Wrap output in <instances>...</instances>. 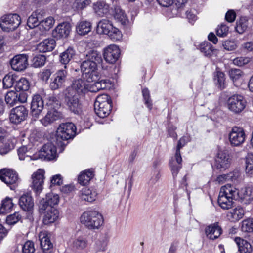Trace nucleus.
I'll return each instance as SVG.
<instances>
[{"label":"nucleus","mask_w":253,"mask_h":253,"mask_svg":"<svg viewBox=\"0 0 253 253\" xmlns=\"http://www.w3.org/2000/svg\"><path fill=\"white\" fill-rule=\"evenodd\" d=\"M205 231L208 238L214 240L219 238L221 235L222 233V229L219 225L218 222H215L206 227Z\"/></svg>","instance_id":"obj_22"},{"label":"nucleus","mask_w":253,"mask_h":253,"mask_svg":"<svg viewBox=\"0 0 253 253\" xmlns=\"http://www.w3.org/2000/svg\"><path fill=\"white\" fill-rule=\"evenodd\" d=\"M64 103L67 109L75 114L80 115L82 112V104L80 100V96L65 91Z\"/></svg>","instance_id":"obj_6"},{"label":"nucleus","mask_w":253,"mask_h":253,"mask_svg":"<svg viewBox=\"0 0 253 253\" xmlns=\"http://www.w3.org/2000/svg\"><path fill=\"white\" fill-rule=\"evenodd\" d=\"M60 117V112L55 109H51L48 111L45 117L41 120V122L43 126H47L57 120Z\"/></svg>","instance_id":"obj_28"},{"label":"nucleus","mask_w":253,"mask_h":253,"mask_svg":"<svg viewBox=\"0 0 253 253\" xmlns=\"http://www.w3.org/2000/svg\"><path fill=\"white\" fill-rule=\"evenodd\" d=\"M67 72L65 69L58 70L53 75V81L50 84V87L52 90L62 88L67 79Z\"/></svg>","instance_id":"obj_14"},{"label":"nucleus","mask_w":253,"mask_h":253,"mask_svg":"<svg viewBox=\"0 0 253 253\" xmlns=\"http://www.w3.org/2000/svg\"><path fill=\"white\" fill-rule=\"evenodd\" d=\"M214 80L216 86L220 90L226 88L225 77L223 72L216 69L214 73Z\"/></svg>","instance_id":"obj_34"},{"label":"nucleus","mask_w":253,"mask_h":253,"mask_svg":"<svg viewBox=\"0 0 253 253\" xmlns=\"http://www.w3.org/2000/svg\"><path fill=\"white\" fill-rule=\"evenodd\" d=\"M93 176V171L92 170H85L79 175L78 182L82 185H85L89 183Z\"/></svg>","instance_id":"obj_36"},{"label":"nucleus","mask_w":253,"mask_h":253,"mask_svg":"<svg viewBox=\"0 0 253 253\" xmlns=\"http://www.w3.org/2000/svg\"><path fill=\"white\" fill-rule=\"evenodd\" d=\"M28 56L25 54L14 56L10 62L12 69L16 71H24L28 65Z\"/></svg>","instance_id":"obj_17"},{"label":"nucleus","mask_w":253,"mask_h":253,"mask_svg":"<svg viewBox=\"0 0 253 253\" xmlns=\"http://www.w3.org/2000/svg\"><path fill=\"white\" fill-rule=\"evenodd\" d=\"M245 171L249 175L253 176V154H248L246 158Z\"/></svg>","instance_id":"obj_45"},{"label":"nucleus","mask_w":253,"mask_h":253,"mask_svg":"<svg viewBox=\"0 0 253 253\" xmlns=\"http://www.w3.org/2000/svg\"><path fill=\"white\" fill-rule=\"evenodd\" d=\"M21 218L19 213L15 212L13 214L8 215L6 218V223L9 225H13L16 223Z\"/></svg>","instance_id":"obj_59"},{"label":"nucleus","mask_w":253,"mask_h":253,"mask_svg":"<svg viewBox=\"0 0 253 253\" xmlns=\"http://www.w3.org/2000/svg\"><path fill=\"white\" fill-rule=\"evenodd\" d=\"M76 54V52L74 48L69 47L65 51L60 53L59 55V61L60 63L64 65V68H66V65L73 59Z\"/></svg>","instance_id":"obj_26"},{"label":"nucleus","mask_w":253,"mask_h":253,"mask_svg":"<svg viewBox=\"0 0 253 253\" xmlns=\"http://www.w3.org/2000/svg\"><path fill=\"white\" fill-rule=\"evenodd\" d=\"M242 231L245 232L253 233V218H248L242 222Z\"/></svg>","instance_id":"obj_47"},{"label":"nucleus","mask_w":253,"mask_h":253,"mask_svg":"<svg viewBox=\"0 0 253 253\" xmlns=\"http://www.w3.org/2000/svg\"><path fill=\"white\" fill-rule=\"evenodd\" d=\"M21 23L20 17L17 14H9L0 19V27L4 32H9L16 29Z\"/></svg>","instance_id":"obj_8"},{"label":"nucleus","mask_w":253,"mask_h":253,"mask_svg":"<svg viewBox=\"0 0 253 253\" xmlns=\"http://www.w3.org/2000/svg\"><path fill=\"white\" fill-rule=\"evenodd\" d=\"M247 101L242 95L235 94L229 97L227 100L228 110L235 115L240 114L246 108Z\"/></svg>","instance_id":"obj_7"},{"label":"nucleus","mask_w":253,"mask_h":253,"mask_svg":"<svg viewBox=\"0 0 253 253\" xmlns=\"http://www.w3.org/2000/svg\"><path fill=\"white\" fill-rule=\"evenodd\" d=\"M80 221L89 229H98L103 223L102 215L95 210L84 212L80 217Z\"/></svg>","instance_id":"obj_3"},{"label":"nucleus","mask_w":253,"mask_h":253,"mask_svg":"<svg viewBox=\"0 0 253 253\" xmlns=\"http://www.w3.org/2000/svg\"><path fill=\"white\" fill-rule=\"evenodd\" d=\"M87 88L88 84L84 80L79 79L74 80L71 86L68 87L65 91L80 95V93H84Z\"/></svg>","instance_id":"obj_21"},{"label":"nucleus","mask_w":253,"mask_h":253,"mask_svg":"<svg viewBox=\"0 0 253 253\" xmlns=\"http://www.w3.org/2000/svg\"><path fill=\"white\" fill-rule=\"evenodd\" d=\"M227 174V180L232 181H235L238 180L240 176L241 173L239 169H235L232 171L229 172Z\"/></svg>","instance_id":"obj_63"},{"label":"nucleus","mask_w":253,"mask_h":253,"mask_svg":"<svg viewBox=\"0 0 253 253\" xmlns=\"http://www.w3.org/2000/svg\"><path fill=\"white\" fill-rule=\"evenodd\" d=\"M223 46L227 50L233 51L236 49L237 46L235 41L227 40L223 43Z\"/></svg>","instance_id":"obj_62"},{"label":"nucleus","mask_w":253,"mask_h":253,"mask_svg":"<svg viewBox=\"0 0 253 253\" xmlns=\"http://www.w3.org/2000/svg\"><path fill=\"white\" fill-rule=\"evenodd\" d=\"M85 60L90 62H93L97 65L102 61V58L101 54L97 51L91 50L86 54Z\"/></svg>","instance_id":"obj_40"},{"label":"nucleus","mask_w":253,"mask_h":253,"mask_svg":"<svg viewBox=\"0 0 253 253\" xmlns=\"http://www.w3.org/2000/svg\"><path fill=\"white\" fill-rule=\"evenodd\" d=\"M73 248L78 250H83L87 245V240L84 236H79L75 238L73 241Z\"/></svg>","instance_id":"obj_41"},{"label":"nucleus","mask_w":253,"mask_h":253,"mask_svg":"<svg viewBox=\"0 0 253 253\" xmlns=\"http://www.w3.org/2000/svg\"><path fill=\"white\" fill-rule=\"evenodd\" d=\"M54 20L52 17H48L40 22V26L45 31L49 30L53 26Z\"/></svg>","instance_id":"obj_54"},{"label":"nucleus","mask_w":253,"mask_h":253,"mask_svg":"<svg viewBox=\"0 0 253 253\" xmlns=\"http://www.w3.org/2000/svg\"><path fill=\"white\" fill-rule=\"evenodd\" d=\"M46 57L43 55H38L32 60V65L34 67L38 68L43 66L45 63Z\"/></svg>","instance_id":"obj_52"},{"label":"nucleus","mask_w":253,"mask_h":253,"mask_svg":"<svg viewBox=\"0 0 253 253\" xmlns=\"http://www.w3.org/2000/svg\"><path fill=\"white\" fill-rule=\"evenodd\" d=\"M97 194L95 191L86 188H83L80 191V197L82 200L88 202H92L96 199Z\"/></svg>","instance_id":"obj_33"},{"label":"nucleus","mask_w":253,"mask_h":253,"mask_svg":"<svg viewBox=\"0 0 253 253\" xmlns=\"http://www.w3.org/2000/svg\"><path fill=\"white\" fill-rule=\"evenodd\" d=\"M59 217L58 211L54 207L44 212L42 222L44 225H49L55 222Z\"/></svg>","instance_id":"obj_25"},{"label":"nucleus","mask_w":253,"mask_h":253,"mask_svg":"<svg viewBox=\"0 0 253 253\" xmlns=\"http://www.w3.org/2000/svg\"><path fill=\"white\" fill-rule=\"evenodd\" d=\"M71 30V26L68 22L59 24L52 31V36L57 39L67 38Z\"/></svg>","instance_id":"obj_20"},{"label":"nucleus","mask_w":253,"mask_h":253,"mask_svg":"<svg viewBox=\"0 0 253 253\" xmlns=\"http://www.w3.org/2000/svg\"><path fill=\"white\" fill-rule=\"evenodd\" d=\"M249 21L247 17H242L236 22V31L239 34L243 33L247 29Z\"/></svg>","instance_id":"obj_39"},{"label":"nucleus","mask_w":253,"mask_h":253,"mask_svg":"<svg viewBox=\"0 0 253 253\" xmlns=\"http://www.w3.org/2000/svg\"><path fill=\"white\" fill-rule=\"evenodd\" d=\"M39 212L40 213H43L45 211H48L51 207L44 198L41 200L39 203Z\"/></svg>","instance_id":"obj_64"},{"label":"nucleus","mask_w":253,"mask_h":253,"mask_svg":"<svg viewBox=\"0 0 253 253\" xmlns=\"http://www.w3.org/2000/svg\"><path fill=\"white\" fill-rule=\"evenodd\" d=\"M43 107L44 103L42 97L39 94L34 95L31 103V113L32 116L37 118Z\"/></svg>","instance_id":"obj_19"},{"label":"nucleus","mask_w":253,"mask_h":253,"mask_svg":"<svg viewBox=\"0 0 253 253\" xmlns=\"http://www.w3.org/2000/svg\"><path fill=\"white\" fill-rule=\"evenodd\" d=\"M228 74L230 78L234 82L241 77L243 72L239 69H231L229 70Z\"/></svg>","instance_id":"obj_55"},{"label":"nucleus","mask_w":253,"mask_h":253,"mask_svg":"<svg viewBox=\"0 0 253 253\" xmlns=\"http://www.w3.org/2000/svg\"><path fill=\"white\" fill-rule=\"evenodd\" d=\"M229 139L232 146H239L245 140V133L243 129L238 126H234L229 134Z\"/></svg>","instance_id":"obj_11"},{"label":"nucleus","mask_w":253,"mask_h":253,"mask_svg":"<svg viewBox=\"0 0 253 253\" xmlns=\"http://www.w3.org/2000/svg\"><path fill=\"white\" fill-rule=\"evenodd\" d=\"M91 0H75L73 7L77 10H82L90 4Z\"/></svg>","instance_id":"obj_50"},{"label":"nucleus","mask_w":253,"mask_h":253,"mask_svg":"<svg viewBox=\"0 0 253 253\" xmlns=\"http://www.w3.org/2000/svg\"><path fill=\"white\" fill-rule=\"evenodd\" d=\"M0 147V153L4 155L8 153L14 148V144L10 140H8L5 143H2Z\"/></svg>","instance_id":"obj_53"},{"label":"nucleus","mask_w":253,"mask_h":253,"mask_svg":"<svg viewBox=\"0 0 253 253\" xmlns=\"http://www.w3.org/2000/svg\"><path fill=\"white\" fill-rule=\"evenodd\" d=\"M44 199L49 206L53 207L54 205L58 204L59 201V196L53 193L47 194Z\"/></svg>","instance_id":"obj_48"},{"label":"nucleus","mask_w":253,"mask_h":253,"mask_svg":"<svg viewBox=\"0 0 253 253\" xmlns=\"http://www.w3.org/2000/svg\"><path fill=\"white\" fill-rule=\"evenodd\" d=\"M39 238L43 252L44 253H50L53 244L48 237L47 233L46 231L40 232L39 234Z\"/></svg>","instance_id":"obj_23"},{"label":"nucleus","mask_w":253,"mask_h":253,"mask_svg":"<svg viewBox=\"0 0 253 253\" xmlns=\"http://www.w3.org/2000/svg\"><path fill=\"white\" fill-rule=\"evenodd\" d=\"M35 251L34 243L28 240L26 241L22 247V253H34Z\"/></svg>","instance_id":"obj_56"},{"label":"nucleus","mask_w":253,"mask_h":253,"mask_svg":"<svg viewBox=\"0 0 253 253\" xmlns=\"http://www.w3.org/2000/svg\"><path fill=\"white\" fill-rule=\"evenodd\" d=\"M114 18L124 25H126L128 22L126 15L120 7L115 8Z\"/></svg>","instance_id":"obj_44"},{"label":"nucleus","mask_w":253,"mask_h":253,"mask_svg":"<svg viewBox=\"0 0 253 253\" xmlns=\"http://www.w3.org/2000/svg\"><path fill=\"white\" fill-rule=\"evenodd\" d=\"M233 200L239 201L245 204L253 200V190L246 187L240 190L230 184L222 186L219 193L218 203L221 208L229 209L233 205Z\"/></svg>","instance_id":"obj_1"},{"label":"nucleus","mask_w":253,"mask_h":253,"mask_svg":"<svg viewBox=\"0 0 253 253\" xmlns=\"http://www.w3.org/2000/svg\"><path fill=\"white\" fill-rule=\"evenodd\" d=\"M56 45V42L53 39H47L40 42L37 46L40 52H46L53 50Z\"/></svg>","instance_id":"obj_29"},{"label":"nucleus","mask_w":253,"mask_h":253,"mask_svg":"<svg viewBox=\"0 0 253 253\" xmlns=\"http://www.w3.org/2000/svg\"><path fill=\"white\" fill-rule=\"evenodd\" d=\"M0 179L7 185H11L10 188L14 189V184L18 180V175L17 172L9 169H3L0 172Z\"/></svg>","instance_id":"obj_15"},{"label":"nucleus","mask_w":253,"mask_h":253,"mask_svg":"<svg viewBox=\"0 0 253 253\" xmlns=\"http://www.w3.org/2000/svg\"><path fill=\"white\" fill-rule=\"evenodd\" d=\"M19 205L23 211H29L34 205L33 199L29 194H24L20 197Z\"/></svg>","instance_id":"obj_24"},{"label":"nucleus","mask_w":253,"mask_h":253,"mask_svg":"<svg viewBox=\"0 0 253 253\" xmlns=\"http://www.w3.org/2000/svg\"><path fill=\"white\" fill-rule=\"evenodd\" d=\"M145 104L151 110L152 107V101L150 99L149 91L147 88H144L142 91Z\"/></svg>","instance_id":"obj_57"},{"label":"nucleus","mask_w":253,"mask_h":253,"mask_svg":"<svg viewBox=\"0 0 253 253\" xmlns=\"http://www.w3.org/2000/svg\"><path fill=\"white\" fill-rule=\"evenodd\" d=\"M17 96V92L14 91H10L6 93L5 96V102L11 107L13 106L18 103Z\"/></svg>","instance_id":"obj_46"},{"label":"nucleus","mask_w":253,"mask_h":253,"mask_svg":"<svg viewBox=\"0 0 253 253\" xmlns=\"http://www.w3.org/2000/svg\"><path fill=\"white\" fill-rule=\"evenodd\" d=\"M30 83L29 81L25 78H21L20 79H17L14 85V87L17 92L28 91L30 88Z\"/></svg>","instance_id":"obj_37"},{"label":"nucleus","mask_w":253,"mask_h":253,"mask_svg":"<svg viewBox=\"0 0 253 253\" xmlns=\"http://www.w3.org/2000/svg\"><path fill=\"white\" fill-rule=\"evenodd\" d=\"M76 134V127L72 122L61 124L58 127L56 133V143L62 146L65 144L62 141L73 139Z\"/></svg>","instance_id":"obj_2"},{"label":"nucleus","mask_w":253,"mask_h":253,"mask_svg":"<svg viewBox=\"0 0 253 253\" xmlns=\"http://www.w3.org/2000/svg\"><path fill=\"white\" fill-rule=\"evenodd\" d=\"M94 110L97 115L104 118L110 113L112 108V100L110 96L106 94L98 95L94 102Z\"/></svg>","instance_id":"obj_4"},{"label":"nucleus","mask_w":253,"mask_h":253,"mask_svg":"<svg viewBox=\"0 0 253 253\" xmlns=\"http://www.w3.org/2000/svg\"><path fill=\"white\" fill-rule=\"evenodd\" d=\"M113 27L110 21L106 19H102L97 24L96 32L98 34L107 35Z\"/></svg>","instance_id":"obj_31"},{"label":"nucleus","mask_w":253,"mask_h":253,"mask_svg":"<svg viewBox=\"0 0 253 253\" xmlns=\"http://www.w3.org/2000/svg\"><path fill=\"white\" fill-rule=\"evenodd\" d=\"M251 61V58L247 57H238L235 58L233 62L238 66H243L248 64Z\"/></svg>","instance_id":"obj_58"},{"label":"nucleus","mask_w":253,"mask_h":253,"mask_svg":"<svg viewBox=\"0 0 253 253\" xmlns=\"http://www.w3.org/2000/svg\"><path fill=\"white\" fill-rule=\"evenodd\" d=\"M244 214L245 211L243 208L237 207L229 211L227 213V217L231 222H235L242 218Z\"/></svg>","instance_id":"obj_27"},{"label":"nucleus","mask_w":253,"mask_h":253,"mask_svg":"<svg viewBox=\"0 0 253 253\" xmlns=\"http://www.w3.org/2000/svg\"><path fill=\"white\" fill-rule=\"evenodd\" d=\"M28 114V109L23 105H20L11 110L9 120L13 124H19L27 119Z\"/></svg>","instance_id":"obj_10"},{"label":"nucleus","mask_w":253,"mask_h":253,"mask_svg":"<svg viewBox=\"0 0 253 253\" xmlns=\"http://www.w3.org/2000/svg\"><path fill=\"white\" fill-rule=\"evenodd\" d=\"M120 54V51L118 47L115 45H110L104 49L103 56L107 62L114 64L118 60Z\"/></svg>","instance_id":"obj_18"},{"label":"nucleus","mask_w":253,"mask_h":253,"mask_svg":"<svg viewBox=\"0 0 253 253\" xmlns=\"http://www.w3.org/2000/svg\"><path fill=\"white\" fill-rule=\"evenodd\" d=\"M44 173V170L39 169L32 175L31 187L37 194L40 193L42 190L45 179Z\"/></svg>","instance_id":"obj_13"},{"label":"nucleus","mask_w":253,"mask_h":253,"mask_svg":"<svg viewBox=\"0 0 253 253\" xmlns=\"http://www.w3.org/2000/svg\"><path fill=\"white\" fill-rule=\"evenodd\" d=\"M187 139L185 137H181L178 141L176 152L174 158H172L169 162V167L174 178L176 177L180 169L182 167V158L180 154V149L187 143Z\"/></svg>","instance_id":"obj_5"},{"label":"nucleus","mask_w":253,"mask_h":253,"mask_svg":"<svg viewBox=\"0 0 253 253\" xmlns=\"http://www.w3.org/2000/svg\"><path fill=\"white\" fill-rule=\"evenodd\" d=\"M91 29V23L87 21H82L76 26V31L80 35H85L90 32Z\"/></svg>","instance_id":"obj_35"},{"label":"nucleus","mask_w":253,"mask_h":253,"mask_svg":"<svg viewBox=\"0 0 253 253\" xmlns=\"http://www.w3.org/2000/svg\"><path fill=\"white\" fill-rule=\"evenodd\" d=\"M83 76L87 82L95 81L97 80V65L93 62L83 61L80 65Z\"/></svg>","instance_id":"obj_9"},{"label":"nucleus","mask_w":253,"mask_h":253,"mask_svg":"<svg viewBox=\"0 0 253 253\" xmlns=\"http://www.w3.org/2000/svg\"><path fill=\"white\" fill-rule=\"evenodd\" d=\"M12 199L8 197H6L2 201L0 208V214H4L10 212L13 207Z\"/></svg>","instance_id":"obj_38"},{"label":"nucleus","mask_w":253,"mask_h":253,"mask_svg":"<svg viewBox=\"0 0 253 253\" xmlns=\"http://www.w3.org/2000/svg\"><path fill=\"white\" fill-rule=\"evenodd\" d=\"M107 242L105 240H97L95 244V250L96 252V253H97L99 252L100 251H104L106 250V247H107Z\"/></svg>","instance_id":"obj_60"},{"label":"nucleus","mask_w":253,"mask_h":253,"mask_svg":"<svg viewBox=\"0 0 253 253\" xmlns=\"http://www.w3.org/2000/svg\"><path fill=\"white\" fill-rule=\"evenodd\" d=\"M229 30V28L224 24H221L216 29V34L219 37H224L226 36Z\"/></svg>","instance_id":"obj_61"},{"label":"nucleus","mask_w":253,"mask_h":253,"mask_svg":"<svg viewBox=\"0 0 253 253\" xmlns=\"http://www.w3.org/2000/svg\"><path fill=\"white\" fill-rule=\"evenodd\" d=\"M17 76L14 75H6L3 79V85L4 88H9L14 86Z\"/></svg>","instance_id":"obj_42"},{"label":"nucleus","mask_w":253,"mask_h":253,"mask_svg":"<svg viewBox=\"0 0 253 253\" xmlns=\"http://www.w3.org/2000/svg\"><path fill=\"white\" fill-rule=\"evenodd\" d=\"M56 156V147L55 145L49 142L45 144L39 152L40 158L48 161L54 159Z\"/></svg>","instance_id":"obj_16"},{"label":"nucleus","mask_w":253,"mask_h":253,"mask_svg":"<svg viewBox=\"0 0 253 253\" xmlns=\"http://www.w3.org/2000/svg\"><path fill=\"white\" fill-rule=\"evenodd\" d=\"M238 250L240 253H251L253 251V248L247 241L240 237H236L235 239Z\"/></svg>","instance_id":"obj_32"},{"label":"nucleus","mask_w":253,"mask_h":253,"mask_svg":"<svg viewBox=\"0 0 253 253\" xmlns=\"http://www.w3.org/2000/svg\"><path fill=\"white\" fill-rule=\"evenodd\" d=\"M39 17L37 16L36 12H33L27 20V25L30 28L33 29L40 25Z\"/></svg>","instance_id":"obj_51"},{"label":"nucleus","mask_w":253,"mask_h":253,"mask_svg":"<svg viewBox=\"0 0 253 253\" xmlns=\"http://www.w3.org/2000/svg\"><path fill=\"white\" fill-rule=\"evenodd\" d=\"M107 35L111 40L115 42L120 41L122 37L121 31L114 26L109 31V33L107 34Z\"/></svg>","instance_id":"obj_49"},{"label":"nucleus","mask_w":253,"mask_h":253,"mask_svg":"<svg viewBox=\"0 0 253 253\" xmlns=\"http://www.w3.org/2000/svg\"><path fill=\"white\" fill-rule=\"evenodd\" d=\"M232 157L227 151H220L215 159V166L220 171L224 170L230 167Z\"/></svg>","instance_id":"obj_12"},{"label":"nucleus","mask_w":253,"mask_h":253,"mask_svg":"<svg viewBox=\"0 0 253 253\" xmlns=\"http://www.w3.org/2000/svg\"><path fill=\"white\" fill-rule=\"evenodd\" d=\"M93 9L97 15L103 16L109 12V5L104 1H98L93 4Z\"/></svg>","instance_id":"obj_30"},{"label":"nucleus","mask_w":253,"mask_h":253,"mask_svg":"<svg viewBox=\"0 0 253 253\" xmlns=\"http://www.w3.org/2000/svg\"><path fill=\"white\" fill-rule=\"evenodd\" d=\"M200 50L207 57L211 56L215 50L212 45L208 42H204L200 46Z\"/></svg>","instance_id":"obj_43"}]
</instances>
